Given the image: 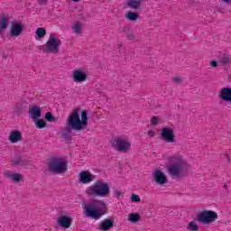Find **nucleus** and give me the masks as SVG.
<instances>
[{
  "instance_id": "nucleus-38",
  "label": "nucleus",
  "mask_w": 231,
  "mask_h": 231,
  "mask_svg": "<svg viewBox=\"0 0 231 231\" xmlns=\"http://www.w3.org/2000/svg\"><path fill=\"white\" fill-rule=\"evenodd\" d=\"M228 188H230V184L224 185V189L226 190H226H228Z\"/></svg>"
},
{
  "instance_id": "nucleus-26",
  "label": "nucleus",
  "mask_w": 231,
  "mask_h": 231,
  "mask_svg": "<svg viewBox=\"0 0 231 231\" xmlns=\"http://www.w3.org/2000/svg\"><path fill=\"white\" fill-rule=\"evenodd\" d=\"M36 129H44V127H46V121H44L43 119H34V121H32Z\"/></svg>"
},
{
  "instance_id": "nucleus-29",
  "label": "nucleus",
  "mask_w": 231,
  "mask_h": 231,
  "mask_svg": "<svg viewBox=\"0 0 231 231\" xmlns=\"http://www.w3.org/2000/svg\"><path fill=\"white\" fill-rule=\"evenodd\" d=\"M130 201L131 203H140V201H142V199L138 195L133 193L130 196Z\"/></svg>"
},
{
  "instance_id": "nucleus-35",
  "label": "nucleus",
  "mask_w": 231,
  "mask_h": 231,
  "mask_svg": "<svg viewBox=\"0 0 231 231\" xmlns=\"http://www.w3.org/2000/svg\"><path fill=\"white\" fill-rule=\"evenodd\" d=\"M209 66H210L211 68H217V66H218L217 61H216V60H211V61L209 62Z\"/></svg>"
},
{
  "instance_id": "nucleus-17",
  "label": "nucleus",
  "mask_w": 231,
  "mask_h": 231,
  "mask_svg": "<svg viewBox=\"0 0 231 231\" xmlns=\"http://www.w3.org/2000/svg\"><path fill=\"white\" fill-rule=\"evenodd\" d=\"M42 115V108L33 106L29 108V118L32 121L38 120Z\"/></svg>"
},
{
  "instance_id": "nucleus-6",
  "label": "nucleus",
  "mask_w": 231,
  "mask_h": 231,
  "mask_svg": "<svg viewBox=\"0 0 231 231\" xmlns=\"http://www.w3.org/2000/svg\"><path fill=\"white\" fill-rule=\"evenodd\" d=\"M49 170L51 172H66L68 171V161L62 157L54 158L49 163Z\"/></svg>"
},
{
  "instance_id": "nucleus-23",
  "label": "nucleus",
  "mask_w": 231,
  "mask_h": 231,
  "mask_svg": "<svg viewBox=\"0 0 231 231\" xmlns=\"http://www.w3.org/2000/svg\"><path fill=\"white\" fill-rule=\"evenodd\" d=\"M46 37V29L43 27H39L35 31L34 39L36 41H41L42 39H44Z\"/></svg>"
},
{
  "instance_id": "nucleus-16",
  "label": "nucleus",
  "mask_w": 231,
  "mask_h": 231,
  "mask_svg": "<svg viewBox=\"0 0 231 231\" xmlns=\"http://www.w3.org/2000/svg\"><path fill=\"white\" fill-rule=\"evenodd\" d=\"M152 177L157 185H165L167 183V175L162 170H154Z\"/></svg>"
},
{
  "instance_id": "nucleus-1",
  "label": "nucleus",
  "mask_w": 231,
  "mask_h": 231,
  "mask_svg": "<svg viewBox=\"0 0 231 231\" xmlns=\"http://www.w3.org/2000/svg\"><path fill=\"white\" fill-rule=\"evenodd\" d=\"M88 111L75 108L67 118L68 125L73 131H84L88 127Z\"/></svg>"
},
{
  "instance_id": "nucleus-34",
  "label": "nucleus",
  "mask_w": 231,
  "mask_h": 231,
  "mask_svg": "<svg viewBox=\"0 0 231 231\" xmlns=\"http://www.w3.org/2000/svg\"><path fill=\"white\" fill-rule=\"evenodd\" d=\"M114 194H115L116 198H117V199H122V196H124V193H122L118 189L114 190Z\"/></svg>"
},
{
  "instance_id": "nucleus-36",
  "label": "nucleus",
  "mask_w": 231,
  "mask_h": 231,
  "mask_svg": "<svg viewBox=\"0 0 231 231\" xmlns=\"http://www.w3.org/2000/svg\"><path fill=\"white\" fill-rule=\"evenodd\" d=\"M36 2L38 3V5H46V3H48V0H36Z\"/></svg>"
},
{
  "instance_id": "nucleus-11",
  "label": "nucleus",
  "mask_w": 231,
  "mask_h": 231,
  "mask_svg": "<svg viewBox=\"0 0 231 231\" xmlns=\"http://www.w3.org/2000/svg\"><path fill=\"white\" fill-rule=\"evenodd\" d=\"M78 180L79 183L82 185H89V183H93L95 181V174L91 172V171H81L78 175Z\"/></svg>"
},
{
  "instance_id": "nucleus-22",
  "label": "nucleus",
  "mask_w": 231,
  "mask_h": 231,
  "mask_svg": "<svg viewBox=\"0 0 231 231\" xmlns=\"http://www.w3.org/2000/svg\"><path fill=\"white\" fill-rule=\"evenodd\" d=\"M125 17L126 21H130L131 23H134L140 19V14H138L135 12L133 11H128L125 14Z\"/></svg>"
},
{
  "instance_id": "nucleus-25",
  "label": "nucleus",
  "mask_w": 231,
  "mask_h": 231,
  "mask_svg": "<svg viewBox=\"0 0 231 231\" xmlns=\"http://www.w3.org/2000/svg\"><path fill=\"white\" fill-rule=\"evenodd\" d=\"M127 219L130 223H138L142 219V216H140V213H130L127 216Z\"/></svg>"
},
{
  "instance_id": "nucleus-19",
  "label": "nucleus",
  "mask_w": 231,
  "mask_h": 231,
  "mask_svg": "<svg viewBox=\"0 0 231 231\" xmlns=\"http://www.w3.org/2000/svg\"><path fill=\"white\" fill-rule=\"evenodd\" d=\"M125 5L131 10H140L142 8V0H126Z\"/></svg>"
},
{
  "instance_id": "nucleus-37",
  "label": "nucleus",
  "mask_w": 231,
  "mask_h": 231,
  "mask_svg": "<svg viewBox=\"0 0 231 231\" xmlns=\"http://www.w3.org/2000/svg\"><path fill=\"white\" fill-rule=\"evenodd\" d=\"M173 82H177V83L181 82V77L177 76L173 78Z\"/></svg>"
},
{
  "instance_id": "nucleus-13",
  "label": "nucleus",
  "mask_w": 231,
  "mask_h": 231,
  "mask_svg": "<svg viewBox=\"0 0 231 231\" xmlns=\"http://www.w3.org/2000/svg\"><path fill=\"white\" fill-rule=\"evenodd\" d=\"M24 31V25L21 22H13L9 27L11 37H19Z\"/></svg>"
},
{
  "instance_id": "nucleus-18",
  "label": "nucleus",
  "mask_w": 231,
  "mask_h": 231,
  "mask_svg": "<svg viewBox=\"0 0 231 231\" xmlns=\"http://www.w3.org/2000/svg\"><path fill=\"white\" fill-rule=\"evenodd\" d=\"M71 30L75 35L82 37L84 35V23L75 22L71 26Z\"/></svg>"
},
{
  "instance_id": "nucleus-32",
  "label": "nucleus",
  "mask_w": 231,
  "mask_h": 231,
  "mask_svg": "<svg viewBox=\"0 0 231 231\" xmlns=\"http://www.w3.org/2000/svg\"><path fill=\"white\" fill-rule=\"evenodd\" d=\"M12 165H14V167H17V165H23V160L21 158H16L12 161Z\"/></svg>"
},
{
  "instance_id": "nucleus-24",
  "label": "nucleus",
  "mask_w": 231,
  "mask_h": 231,
  "mask_svg": "<svg viewBox=\"0 0 231 231\" xmlns=\"http://www.w3.org/2000/svg\"><path fill=\"white\" fill-rule=\"evenodd\" d=\"M10 23V20L6 16H2L0 18V33H3L6 28H8V24Z\"/></svg>"
},
{
  "instance_id": "nucleus-12",
  "label": "nucleus",
  "mask_w": 231,
  "mask_h": 231,
  "mask_svg": "<svg viewBox=\"0 0 231 231\" xmlns=\"http://www.w3.org/2000/svg\"><path fill=\"white\" fill-rule=\"evenodd\" d=\"M217 98L222 106L231 103V88H222L217 93Z\"/></svg>"
},
{
  "instance_id": "nucleus-20",
  "label": "nucleus",
  "mask_w": 231,
  "mask_h": 231,
  "mask_svg": "<svg viewBox=\"0 0 231 231\" xmlns=\"http://www.w3.org/2000/svg\"><path fill=\"white\" fill-rule=\"evenodd\" d=\"M5 176L6 178H9V180H12L13 181H14V183H19V181L23 180V175L21 173L10 171H5Z\"/></svg>"
},
{
  "instance_id": "nucleus-4",
  "label": "nucleus",
  "mask_w": 231,
  "mask_h": 231,
  "mask_svg": "<svg viewBox=\"0 0 231 231\" xmlns=\"http://www.w3.org/2000/svg\"><path fill=\"white\" fill-rule=\"evenodd\" d=\"M171 162H172V164L168 167V174H170L171 178H180V176H185V174H187V171H189V163L183 156H173L171 158Z\"/></svg>"
},
{
  "instance_id": "nucleus-5",
  "label": "nucleus",
  "mask_w": 231,
  "mask_h": 231,
  "mask_svg": "<svg viewBox=\"0 0 231 231\" xmlns=\"http://www.w3.org/2000/svg\"><path fill=\"white\" fill-rule=\"evenodd\" d=\"M43 46L48 53L57 55V53H59L60 51V46H62V41H60V38H59L57 33L51 32L50 33L49 38Z\"/></svg>"
},
{
  "instance_id": "nucleus-9",
  "label": "nucleus",
  "mask_w": 231,
  "mask_h": 231,
  "mask_svg": "<svg viewBox=\"0 0 231 231\" xmlns=\"http://www.w3.org/2000/svg\"><path fill=\"white\" fill-rule=\"evenodd\" d=\"M113 147L121 152H127L131 149V141L127 138L117 137L113 142Z\"/></svg>"
},
{
  "instance_id": "nucleus-28",
  "label": "nucleus",
  "mask_w": 231,
  "mask_h": 231,
  "mask_svg": "<svg viewBox=\"0 0 231 231\" xmlns=\"http://www.w3.org/2000/svg\"><path fill=\"white\" fill-rule=\"evenodd\" d=\"M187 230L198 231V230H199V226H198V224L196 222L191 221L188 224Z\"/></svg>"
},
{
  "instance_id": "nucleus-8",
  "label": "nucleus",
  "mask_w": 231,
  "mask_h": 231,
  "mask_svg": "<svg viewBox=\"0 0 231 231\" xmlns=\"http://www.w3.org/2000/svg\"><path fill=\"white\" fill-rule=\"evenodd\" d=\"M71 79L75 84H84L88 81V70L84 68H76L71 73Z\"/></svg>"
},
{
  "instance_id": "nucleus-41",
  "label": "nucleus",
  "mask_w": 231,
  "mask_h": 231,
  "mask_svg": "<svg viewBox=\"0 0 231 231\" xmlns=\"http://www.w3.org/2000/svg\"><path fill=\"white\" fill-rule=\"evenodd\" d=\"M74 3H79L80 0H72Z\"/></svg>"
},
{
  "instance_id": "nucleus-21",
  "label": "nucleus",
  "mask_w": 231,
  "mask_h": 231,
  "mask_svg": "<svg viewBox=\"0 0 231 231\" xmlns=\"http://www.w3.org/2000/svg\"><path fill=\"white\" fill-rule=\"evenodd\" d=\"M114 222L111 219H105L99 225V230L107 231L113 228Z\"/></svg>"
},
{
  "instance_id": "nucleus-14",
  "label": "nucleus",
  "mask_w": 231,
  "mask_h": 231,
  "mask_svg": "<svg viewBox=\"0 0 231 231\" xmlns=\"http://www.w3.org/2000/svg\"><path fill=\"white\" fill-rule=\"evenodd\" d=\"M7 139L10 143H19V142H23V132L19 129L11 130Z\"/></svg>"
},
{
  "instance_id": "nucleus-2",
  "label": "nucleus",
  "mask_w": 231,
  "mask_h": 231,
  "mask_svg": "<svg viewBox=\"0 0 231 231\" xmlns=\"http://www.w3.org/2000/svg\"><path fill=\"white\" fill-rule=\"evenodd\" d=\"M107 212V204L103 200L96 199L83 207V214L92 219H100Z\"/></svg>"
},
{
  "instance_id": "nucleus-7",
  "label": "nucleus",
  "mask_w": 231,
  "mask_h": 231,
  "mask_svg": "<svg viewBox=\"0 0 231 231\" xmlns=\"http://www.w3.org/2000/svg\"><path fill=\"white\" fill-rule=\"evenodd\" d=\"M217 220V213L213 210H204L198 215V221L203 225H210Z\"/></svg>"
},
{
  "instance_id": "nucleus-33",
  "label": "nucleus",
  "mask_w": 231,
  "mask_h": 231,
  "mask_svg": "<svg viewBox=\"0 0 231 231\" xmlns=\"http://www.w3.org/2000/svg\"><path fill=\"white\" fill-rule=\"evenodd\" d=\"M147 136H149V138H154L156 136V132L153 129H148Z\"/></svg>"
},
{
  "instance_id": "nucleus-30",
  "label": "nucleus",
  "mask_w": 231,
  "mask_h": 231,
  "mask_svg": "<svg viewBox=\"0 0 231 231\" xmlns=\"http://www.w3.org/2000/svg\"><path fill=\"white\" fill-rule=\"evenodd\" d=\"M162 124V119L158 116H152L151 118V125H158Z\"/></svg>"
},
{
  "instance_id": "nucleus-3",
  "label": "nucleus",
  "mask_w": 231,
  "mask_h": 231,
  "mask_svg": "<svg viewBox=\"0 0 231 231\" xmlns=\"http://www.w3.org/2000/svg\"><path fill=\"white\" fill-rule=\"evenodd\" d=\"M85 194L88 198H107L111 194V186L108 182L98 180L86 188Z\"/></svg>"
},
{
  "instance_id": "nucleus-10",
  "label": "nucleus",
  "mask_w": 231,
  "mask_h": 231,
  "mask_svg": "<svg viewBox=\"0 0 231 231\" xmlns=\"http://www.w3.org/2000/svg\"><path fill=\"white\" fill-rule=\"evenodd\" d=\"M160 136L166 143H176V134L172 127L166 126L162 128Z\"/></svg>"
},
{
  "instance_id": "nucleus-39",
  "label": "nucleus",
  "mask_w": 231,
  "mask_h": 231,
  "mask_svg": "<svg viewBox=\"0 0 231 231\" xmlns=\"http://www.w3.org/2000/svg\"><path fill=\"white\" fill-rule=\"evenodd\" d=\"M222 1V3H230L231 2V0H221Z\"/></svg>"
},
{
  "instance_id": "nucleus-15",
  "label": "nucleus",
  "mask_w": 231,
  "mask_h": 231,
  "mask_svg": "<svg viewBox=\"0 0 231 231\" xmlns=\"http://www.w3.org/2000/svg\"><path fill=\"white\" fill-rule=\"evenodd\" d=\"M73 223V217L68 215H61L57 218V224L60 228H69Z\"/></svg>"
},
{
  "instance_id": "nucleus-42",
  "label": "nucleus",
  "mask_w": 231,
  "mask_h": 231,
  "mask_svg": "<svg viewBox=\"0 0 231 231\" xmlns=\"http://www.w3.org/2000/svg\"><path fill=\"white\" fill-rule=\"evenodd\" d=\"M118 46H119V48H121L122 47V43H119Z\"/></svg>"
},
{
  "instance_id": "nucleus-40",
  "label": "nucleus",
  "mask_w": 231,
  "mask_h": 231,
  "mask_svg": "<svg viewBox=\"0 0 231 231\" xmlns=\"http://www.w3.org/2000/svg\"><path fill=\"white\" fill-rule=\"evenodd\" d=\"M226 158L227 162H230V157L226 155Z\"/></svg>"
},
{
  "instance_id": "nucleus-27",
  "label": "nucleus",
  "mask_w": 231,
  "mask_h": 231,
  "mask_svg": "<svg viewBox=\"0 0 231 231\" xmlns=\"http://www.w3.org/2000/svg\"><path fill=\"white\" fill-rule=\"evenodd\" d=\"M220 63L222 66H230L231 64V56L230 55H223L222 58L220 59Z\"/></svg>"
},
{
  "instance_id": "nucleus-31",
  "label": "nucleus",
  "mask_w": 231,
  "mask_h": 231,
  "mask_svg": "<svg viewBox=\"0 0 231 231\" xmlns=\"http://www.w3.org/2000/svg\"><path fill=\"white\" fill-rule=\"evenodd\" d=\"M45 120H47V122H56L55 116L51 115V112L45 114Z\"/></svg>"
}]
</instances>
